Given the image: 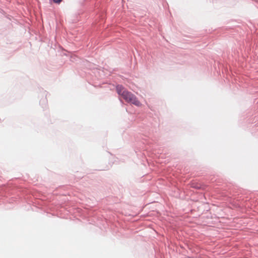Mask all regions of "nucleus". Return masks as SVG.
<instances>
[{"instance_id": "f257e3e1", "label": "nucleus", "mask_w": 258, "mask_h": 258, "mask_svg": "<svg viewBox=\"0 0 258 258\" xmlns=\"http://www.w3.org/2000/svg\"><path fill=\"white\" fill-rule=\"evenodd\" d=\"M116 90L120 96L128 103L134 104L136 106H140V102L138 100L135 95L127 91L123 86L121 85L116 86Z\"/></svg>"}, {"instance_id": "f03ea898", "label": "nucleus", "mask_w": 258, "mask_h": 258, "mask_svg": "<svg viewBox=\"0 0 258 258\" xmlns=\"http://www.w3.org/2000/svg\"><path fill=\"white\" fill-rule=\"evenodd\" d=\"M62 0H53L54 2L56 3H59Z\"/></svg>"}]
</instances>
